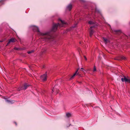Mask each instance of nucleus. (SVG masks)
<instances>
[{
    "label": "nucleus",
    "instance_id": "f257e3e1",
    "mask_svg": "<svg viewBox=\"0 0 130 130\" xmlns=\"http://www.w3.org/2000/svg\"><path fill=\"white\" fill-rule=\"evenodd\" d=\"M59 20L61 22V23H59L57 24H54L51 31H48L44 33H41L40 32L38 27L35 26H33L32 29L34 31L37 32L39 35L41 36V38L42 40L45 41H53L54 37L52 36V32H55L58 27L64 26V25L67 24V23L64 21L60 19H59Z\"/></svg>",
    "mask_w": 130,
    "mask_h": 130
},
{
    "label": "nucleus",
    "instance_id": "f03ea898",
    "mask_svg": "<svg viewBox=\"0 0 130 130\" xmlns=\"http://www.w3.org/2000/svg\"><path fill=\"white\" fill-rule=\"evenodd\" d=\"M47 74H45L40 76V79L43 82L46 81L47 80Z\"/></svg>",
    "mask_w": 130,
    "mask_h": 130
},
{
    "label": "nucleus",
    "instance_id": "7ed1b4c3",
    "mask_svg": "<svg viewBox=\"0 0 130 130\" xmlns=\"http://www.w3.org/2000/svg\"><path fill=\"white\" fill-rule=\"evenodd\" d=\"M94 27V26H91L90 27L89 29L90 35L91 37L94 33V31L92 28Z\"/></svg>",
    "mask_w": 130,
    "mask_h": 130
},
{
    "label": "nucleus",
    "instance_id": "20e7f679",
    "mask_svg": "<svg viewBox=\"0 0 130 130\" xmlns=\"http://www.w3.org/2000/svg\"><path fill=\"white\" fill-rule=\"evenodd\" d=\"M121 80L123 82H127L130 83V79H128L125 76H124L123 78H122Z\"/></svg>",
    "mask_w": 130,
    "mask_h": 130
},
{
    "label": "nucleus",
    "instance_id": "39448f33",
    "mask_svg": "<svg viewBox=\"0 0 130 130\" xmlns=\"http://www.w3.org/2000/svg\"><path fill=\"white\" fill-rule=\"evenodd\" d=\"M29 85H27L26 83H25L21 88V89H26L27 87L29 86Z\"/></svg>",
    "mask_w": 130,
    "mask_h": 130
},
{
    "label": "nucleus",
    "instance_id": "423d86ee",
    "mask_svg": "<svg viewBox=\"0 0 130 130\" xmlns=\"http://www.w3.org/2000/svg\"><path fill=\"white\" fill-rule=\"evenodd\" d=\"M126 58L123 56H120L115 58V59L117 60H125Z\"/></svg>",
    "mask_w": 130,
    "mask_h": 130
},
{
    "label": "nucleus",
    "instance_id": "0eeeda50",
    "mask_svg": "<svg viewBox=\"0 0 130 130\" xmlns=\"http://www.w3.org/2000/svg\"><path fill=\"white\" fill-rule=\"evenodd\" d=\"M112 31L114 34H119L121 32V31L120 30H112Z\"/></svg>",
    "mask_w": 130,
    "mask_h": 130
},
{
    "label": "nucleus",
    "instance_id": "6e6552de",
    "mask_svg": "<svg viewBox=\"0 0 130 130\" xmlns=\"http://www.w3.org/2000/svg\"><path fill=\"white\" fill-rule=\"evenodd\" d=\"M15 39L13 38H12L10 39L9 41L7 44L6 46L8 45L11 42H15Z\"/></svg>",
    "mask_w": 130,
    "mask_h": 130
},
{
    "label": "nucleus",
    "instance_id": "1a4fd4ad",
    "mask_svg": "<svg viewBox=\"0 0 130 130\" xmlns=\"http://www.w3.org/2000/svg\"><path fill=\"white\" fill-rule=\"evenodd\" d=\"M79 69L78 68L77 69V70L76 71L75 73L70 78V79L71 80L76 75H77V73L78 71V70Z\"/></svg>",
    "mask_w": 130,
    "mask_h": 130
},
{
    "label": "nucleus",
    "instance_id": "9d476101",
    "mask_svg": "<svg viewBox=\"0 0 130 130\" xmlns=\"http://www.w3.org/2000/svg\"><path fill=\"white\" fill-rule=\"evenodd\" d=\"M103 40L105 44H106L109 42V41L106 38L103 37Z\"/></svg>",
    "mask_w": 130,
    "mask_h": 130
},
{
    "label": "nucleus",
    "instance_id": "9b49d317",
    "mask_svg": "<svg viewBox=\"0 0 130 130\" xmlns=\"http://www.w3.org/2000/svg\"><path fill=\"white\" fill-rule=\"evenodd\" d=\"M72 8V5L71 4H69L67 7V9L69 10H70Z\"/></svg>",
    "mask_w": 130,
    "mask_h": 130
},
{
    "label": "nucleus",
    "instance_id": "f8f14e48",
    "mask_svg": "<svg viewBox=\"0 0 130 130\" xmlns=\"http://www.w3.org/2000/svg\"><path fill=\"white\" fill-rule=\"evenodd\" d=\"M6 101L7 102H8V103H14V101H11L8 100H6Z\"/></svg>",
    "mask_w": 130,
    "mask_h": 130
},
{
    "label": "nucleus",
    "instance_id": "ddd939ff",
    "mask_svg": "<svg viewBox=\"0 0 130 130\" xmlns=\"http://www.w3.org/2000/svg\"><path fill=\"white\" fill-rule=\"evenodd\" d=\"M88 23L90 25L93 24H94V22L91 21H90L88 22Z\"/></svg>",
    "mask_w": 130,
    "mask_h": 130
},
{
    "label": "nucleus",
    "instance_id": "4468645a",
    "mask_svg": "<svg viewBox=\"0 0 130 130\" xmlns=\"http://www.w3.org/2000/svg\"><path fill=\"white\" fill-rule=\"evenodd\" d=\"M66 115L67 117H69L71 116V113H68L66 114Z\"/></svg>",
    "mask_w": 130,
    "mask_h": 130
},
{
    "label": "nucleus",
    "instance_id": "2eb2a0df",
    "mask_svg": "<svg viewBox=\"0 0 130 130\" xmlns=\"http://www.w3.org/2000/svg\"><path fill=\"white\" fill-rule=\"evenodd\" d=\"M96 68L95 66H94L93 69V72H94L96 71Z\"/></svg>",
    "mask_w": 130,
    "mask_h": 130
},
{
    "label": "nucleus",
    "instance_id": "dca6fc26",
    "mask_svg": "<svg viewBox=\"0 0 130 130\" xmlns=\"http://www.w3.org/2000/svg\"><path fill=\"white\" fill-rule=\"evenodd\" d=\"M34 51L32 50L31 51L28 52H27V53L28 54H30L31 53H33L34 52Z\"/></svg>",
    "mask_w": 130,
    "mask_h": 130
},
{
    "label": "nucleus",
    "instance_id": "f3484780",
    "mask_svg": "<svg viewBox=\"0 0 130 130\" xmlns=\"http://www.w3.org/2000/svg\"><path fill=\"white\" fill-rule=\"evenodd\" d=\"M77 75H78V76H82L81 75H80V72H77Z\"/></svg>",
    "mask_w": 130,
    "mask_h": 130
},
{
    "label": "nucleus",
    "instance_id": "a211bd4d",
    "mask_svg": "<svg viewBox=\"0 0 130 130\" xmlns=\"http://www.w3.org/2000/svg\"><path fill=\"white\" fill-rule=\"evenodd\" d=\"M14 50H18L19 49V48L17 47H14Z\"/></svg>",
    "mask_w": 130,
    "mask_h": 130
},
{
    "label": "nucleus",
    "instance_id": "6ab92c4d",
    "mask_svg": "<svg viewBox=\"0 0 130 130\" xmlns=\"http://www.w3.org/2000/svg\"><path fill=\"white\" fill-rule=\"evenodd\" d=\"M56 87V86H55V87L53 88V89L52 90V92L54 91V90L55 91V89L56 88L55 87Z\"/></svg>",
    "mask_w": 130,
    "mask_h": 130
},
{
    "label": "nucleus",
    "instance_id": "aec40b11",
    "mask_svg": "<svg viewBox=\"0 0 130 130\" xmlns=\"http://www.w3.org/2000/svg\"><path fill=\"white\" fill-rule=\"evenodd\" d=\"M80 70H81L83 72H84V69L83 68H82L80 69Z\"/></svg>",
    "mask_w": 130,
    "mask_h": 130
},
{
    "label": "nucleus",
    "instance_id": "412c9836",
    "mask_svg": "<svg viewBox=\"0 0 130 130\" xmlns=\"http://www.w3.org/2000/svg\"><path fill=\"white\" fill-rule=\"evenodd\" d=\"M84 58L85 59V60H87V59L86 57L85 56H84Z\"/></svg>",
    "mask_w": 130,
    "mask_h": 130
},
{
    "label": "nucleus",
    "instance_id": "4be33fe9",
    "mask_svg": "<svg viewBox=\"0 0 130 130\" xmlns=\"http://www.w3.org/2000/svg\"><path fill=\"white\" fill-rule=\"evenodd\" d=\"M3 0H2L0 1V3L1 2H2L3 1Z\"/></svg>",
    "mask_w": 130,
    "mask_h": 130
},
{
    "label": "nucleus",
    "instance_id": "5701e85b",
    "mask_svg": "<svg viewBox=\"0 0 130 130\" xmlns=\"http://www.w3.org/2000/svg\"><path fill=\"white\" fill-rule=\"evenodd\" d=\"M16 125H17V124L16 122H14Z\"/></svg>",
    "mask_w": 130,
    "mask_h": 130
},
{
    "label": "nucleus",
    "instance_id": "b1692460",
    "mask_svg": "<svg viewBox=\"0 0 130 130\" xmlns=\"http://www.w3.org/2000/svg\"><path fill=\"white\" fill-rule=\"evenodd\" d=\"M3 41H0V42H2Z\"/></svg>",
    "mask_w": 130,
    "mask_h": 130
},
{
    "label": "nucleus",
    "instance_id": "393cba45",
    "mask_svg": "<svg viewBox=\"0 0 130 130\" xmlns=\"http://www.w3.org/2000/svg\"><path fill=\"white\" fill-rule=\"evenodd\" d=\"M75 27V26H73V28H74V27Z\"/></svg>",
    "mask_w": 130,
    "mask_h": 130
},
{
    "label": "nucleus",
    "instance_id": "a878e982",
    "mask_svg": "<svg viewBox=\"0 0 130 130\" xmlns=\"http://www.w3.org/2000/svg\"><path fill=\"white\" fill-rule=\"evenodd\" d=\"M20 89H18V90H19V91H20Z\"/></svg>",
    "mask_w": 130,
    "mask_h": 130
},
{
    "label": "nucleus",
    "instance_id": "bb28decb",
    "mask_svg": "<svg viewBox=\"0 0 130 130\" xmlns=\"http://www.w3.org/2000/svg\"><path fill=\"white\" fill-rule=\"evenodd\" d=\"M95 11H96H96H97V10H95Z\"/></svg>",
    "mask_w": 130,
    "mask_h": 130
},
{
    "label": "nucleus",
    "instance_id": "cd10ccee",
    "mask_svg": "<svg viewBox=\"0 0 130 130\" xmlns=\"http://www.w3.org/2000/svg\"><path fill=\"white\" fill-rule=\"evenodd\" d=\"M44 68V66H43V67H42V68Z\"/></svg>",
    "mask_w": 130,
    "mask_h": 130
},
{
    "label": "nucleus",
    "instance_id": "c85d7f7f",
    "mask_svg": "<svg viewBox=\"0 0 130 130\" xmlns=\"http://www.w3.org/2000/svg\"><path fill=\"white\" fill-rule=\"evenodd\" d=\"M79 43H80H80H81V42H79Z\"/></svg>",
    "mask_w": 130,
    "mask_h": 130
},
{
    "label": "nucleus",
    "instance_id": "c756f323",
    "mask_svg": "<svg viewBox=\"0 0 130 130\" xmlns=\"http://www.w3.org/2000/svg\"><path fill=\"white\" fill-rule=\"evenodd\" d=\"M81 1H82V0H80Z\"/></svg>",
    "mask_w": 130,
    "mask_h": 130
}]
</instances>
